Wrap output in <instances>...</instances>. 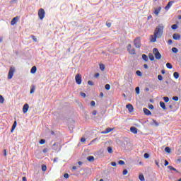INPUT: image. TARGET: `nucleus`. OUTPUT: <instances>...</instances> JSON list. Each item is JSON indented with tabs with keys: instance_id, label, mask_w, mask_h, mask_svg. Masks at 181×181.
I'll return each mask as SVG.
<instances>
[{
	"instance_id": "32",
	"label": "nucleus",
	"mask_w": 181,
	"mask_h": 181,
	"mask_svg": "<svg viewBox=\"0 0 181 181\" xmlns=\"http://www.w3.org/2000/svg\"><path fill=\"white\" fill-rule=\"evenodd\" d=\"M111 89V86L108 83L105 85V90H109Z\"/></svg>"
},
{
	"instance_id": "36",
	"label": "nucleus",
	"mask_w": 181,
	"mask_h": 181,
	"mask_svg": "<svg viewBox=\"0 0 181 181\" xmlns=\"http://www.w3.org/2000/svg\"><path fill=\"white\" fill-rule=\"evenodd\" d=\"M127 173H128V170L127 169L123 170V172H122L123 175H127Z\"/></svg>"
},
{
	"instance_id": "18",
	"label": "nucleus",
	"mask_w": 181,
	"mask_h": 181,
	"mask_svg": "<svg viewBox=\"0 0 181 181\" xmlns=\"http://www.w3.org/2000/svg\"><path fill=\"white\" fill-rule=\"evenodd\" d=\"M161 7L158 8L157 9L154 10V14H156V16L159 15Z\"/></svg>"
},
{
	"instance_id": "47",
	"label": "nucleus",
	"mask_w": 181,
	"mask_h": 181,
	"mask_svg": "<svg viewBox=\"0 0 181 181\" xmlns=\"http://www.w3.org/2000/svg\"><path fill=\"white\" fill-rule=\"evenodd\" d=\"M64 177H65L66 179H69V175L68 173H65L64 174Z\"/></svg>"
},
{
	"instance_id": "5",
	"label": "nucleus",
	"mask_w": 181,
	"mask_h": 181,
	"mask_svg": "<svg viewBox=\"0 0 181 181\" xmlns=\"http://www.w3.org/2000/svg\"><path fill=\"white\" fill-rule=\"evenodd\" d=\"M14 73H15V68L13 66H11L10 71H8V80H11V78H13Z\"/></svg>"
},
{
	"instance_id": "15",
	"label": "nucleus",
	"mask_w": 181,
	"mask_h": 181,
	"mask_svg": "<svg viewBox=\"0 0 181 181\" xmlns=\"http://www.w3.org/2000/svg\"><path fill=\"white\" fill-rule=\"evenodd\" d=\"M173 40H179L180 39V35L179 34H173Z\"/></svg>"
},
{
	"instance_id": "24",
	"label": "nucleus",
	"mask_w": 181,
	"mask_h": 181,
	"mask_svg": "<svg viewBox=\"0 0 181 181\" xmlns=\"http://www.w3.org/2000/svg\"><path fill=\"white\" fill-rule=\"evenodd\" d=\"M142 59L145 62H148V56L146 54H142Z\"/></svg>"
},
{
	"instance_id": "62",
	"label": "nucleus",
	"mask_w": 181,
	"mask_h": 181,
	"mask_svg": "<svg viewBox=\"0 0 181 181\" xmlns=\"http://www.w3.org/2000/svg\"><path fill=\"white\" fill-rule=\"evenodd\" d=\"M23 181H27V178L25 177H23Z\"/></svg>"
},
{
	"instance_id": "19",
	"label": "nucleus",
	"mask_w": 181,
	"mask_h": 181,
	"mask_svg": "<svg viewBox=\"0 0 181 181\" xmlns=\"http://www.w3.org/2000/svg\"><path fill=\"white\" fill-rule=\"evenodd\" d=\"M87 160L90 162H93L94 161V157L93 156H89L87 157Z\"/></svg>"
},
{
	"instance_id": "54",
	"label": "nucleus",
	"mask_w": 181,
	"mask_h": 181,
	"mask_svg": "<svg viewBox=\"0 0 181 181\" xmlns=\"http://www.w3.org/2000/svg\"><path fill=\"white\" fill-rule=\"evenodd\" d=\"M99 76H100V74H98V73L95 74V78H98Z\"/></svg>"
},
{
	"instance_id": "1",
	"label": "nucleus",
	"mask_w": 181,
	"mask_h": 181,
	"mask_svg": "<svg viewBox=\"0 0 181 181\" xmlns=\"http://www.w3.org/2000/svg\"><path fill=\"white\" fill-rule=\"evenodd\" d=\"M164 25L163 24H160L156 26V28L154 30L153 35L150 36V41L151 42H156L157 38L160 39L163 35V30H164Z\"/></svg>"
},
{
	"instance_id": "29",
	"label": "nucleus",
	"mask_w": 181,
	"mask_h": 181,
	"mask_svg": "<svg viewBox=\"0 0 181 181\" xmlns=\"http://www.w3.org/2000/svg\"><path fill=\"white\" fill-rule=\"evenodd\" d=\"M166 67L167 69H173V66L170 63H167L166 64Z\"/></svg>"
},
{
	"instance_id": "35",
	"label": "nucleus",
	"mask_w": 181,
	"mask_h": 181,
	"mask_svg": "<svg viewBox=\"0 0 181 181\" xmlns=\"http://www.w3.org/2000/svg\"><path fill=\"white\" fill-rule=\"evenodd\" d=\"M42 170L43 172H45L47 170V167L45 165H42Z\"/></svg>"
},
{
	"instance_id": "52",
	"label": "nucleus",
	"mask_w": 181,
	"mask_h": 181,
	"mask_svg": "<svg viewBox=\"0 0 181 181\" xmlns=\"http://www.w3.org/2000/svg\"><path fill=\"white\" fill-rule=\"evenodd\" d=\"M81 95L82 98H85L86 96V93H83V92L81 93Z\"/></svg>"
},
{
	"instance_id": "22",
	"label": "nucleus",
	"mask_w": 181,
	"mask_h": 181,
	"mask_svg": "<svg viewBox=\"0 0 181 181\" xmlns=\"http://www.w3.org/2000/svg\"><path fill=\"white\" fill-rule=\"evenodd\" d=\"M139 180H140L141 181H145V178L143 174L139 175Z\"/></svg>"
},
{
	"instance_id": "25",
	"label": "nucleus",
	"mask_w": 181,
	"mask_h": 181,
	"mask_svg": "<svg viewBox=\"0 0 181 181\" xmlns=\"http://www.w3.org/2000/svg\"><path fill=\"white\" fill-rule=\"evenodd\" d=\"M165 151L167 153H171V148H169L168 146H166L165 148Z\"/></svg>"
},
{
	"instance_id": "33",
	"label": "nucleus",
	"mask_w": 181,
	"mask_h": 181,
	"mask_svg": "<svg viewBox=\"0 0 181 181\" xmlns=\"http://www.w3.org/2000/svg\"><path fill=\"white\" fill-rule=\"evenodd\" d=\"M99 67L102 71H104L105 70V64H100L99 65Z\"/></svg>"
},
{
	"instance_id": "17",
	"label": "nucleus",
	"mask_w": 181,
	"mask_h": 181,
	"mask_svg": "<svg viewBox=\"0 0 181 181\" xmlns=\"http://www.w3.org/2000/svg\"><path fill=\"white\" fill-rule=\"evenodd\" d=\"M37 72V66H34L31 68L30 69V73L31 74H35Z\"/></svg>"
},
{
	"instance_id": "4",
	"label": "nucleus",
	"mask_w": 181,
	"mask_h": 181,
	"mask_svg": "<svg viewBox=\"0 0 181 181\" xmlns=\"http://www.w3.org/2000/svg\"><path fill=\"white\" fill-rule=\"evenodd\" d=\"M127 50L129 54H131L132 55L136 54V49L134 48H132V45L131 44H129L127 45Z\"/></svg>"
},
{
	"instance_id": "46",
	"label": "nucleus",
	"mask_w": 181,
	"mask_h": 181,
	"mask_svg": "<svg viewBox=\"0 0 181 181\" xmlns=\"http://www.w3.org/2000/svg\"><path fill=\"white\" fill-rule=\"evenodd\" d=\"M90 105H91V107L95 106V102L93 101V100H92V101L90 102Z\"/></svg>"
},
{
	"instance_id": "59",
	"label": "nucleus",
	"mask_w": 181,
	"mask_h": 181,
	"mask_svg": "<svg viewBox=\"0 0 181 181\" xmlns=\"http://www.w3.org/2000/svg\"><path fill=\"white\" fill-rule=\"evenodd\" d=\"M172 43H173V40H168V45H172Z\"/></svg>"
},
{
	"instance_id": "14",
	"label": "nucleus",
	"mask_w": 181,
	"mask_h": 181,
	"mask_svg": "<svg viewBox=\"0 0 181 181\" xmlns=\"http://www.w3.org/2000/svg\"><path fill=\"white\" fill-rule=\"evenodd\" d=\"M137 131H138V129L135 127H131L130 128V132L132 133H133L134 134H137Z\"/></svg>"
},
{
	"instance_id": "7",
	"label": "nucleus",
	"mask_w": 181,
	"mask_h": 181,
	"mask_svg": "<svg viewBox=\"0 0 181 181\" xmlns=\"http://www.w3.org/2000/svg\"><path fill=\"white\" fill-rule=\"evenodd\" d=\"M75 81L78 85H81L82 83V77L81 74H77L75 76Z\"/></svg>"
},
{
	"instance_id": "45",
	"label": "nucleus",
	"mask_w": 181,
	"mask_h": 181,
	"mask_svg": "<svg viewBox=\"0 0 181 181\" xmlns=\"http://www.w3.org/2000/svg\"><path fill=\"white\" fill-rule=\"evenodd\" d=\"M158 79L160 80V81H163V76L158 75Z\"/></svg>"
},
{
	"instance_id": "60",
	"label": "nucleus",
	"mask_w": 181,
	"mask_h": 181,
	"mask_svg": "<svg viewBox=\"0 0 181 181\" xmlns=\"http://www.w3.org/2000/svg\"><path fill=\"white\" fill-rule=\"evenodd\" d=\"M18 0H11V4H13L14 2H17Z\"/></svg>"
},
{
	"instance_id": "57",
	"label": "nucleus",
	"mask_w": 181,
	"mask_h": 181,
	"mask_svg": "<svg viewBox=\"0 0 181 181\" xmlns=\"http://www.w3.org/2000/svg\"><path fill=\"white\" fill-rule=\"evenodd\" d=\"M97 115V111L93 110V112H92V115Z\"/></svg>"
},
{
	"instance_id": "31",
	"label": "nucleus",
	"mask_w": 181,
	"mask_h": 181,
	"mask_svg": "<svg viewBox=\"0 0 181 181\" xmlns=\"http://www.w3.org/2000/svg\"><path fill=\"white\" fill-rule=\"evenodd\" d=\"M107 152L110 154L112 153V148L111 146L107 147Z\"/></svg>"
},
{
	"instance_id": "23",
	"label": "nucleus",
	"mask_w": 181,
	"mask_h": 181,
	"mask_svg": "<svg viewBox=\"0 0 181 181\" xmlns=\"http://www.w3.org/2000/svg\"><path fill=\"white\" fill-rule=\"evenodd\" d=\"M173 76H174V78H175V79H177V78H179L180 74L177 73V72H174V73H173Z\"/></svg>"
},
{
	"instance_id": "53",
	"label": "nucleus",
	"mask_w": 181,
	"mask_h": 181,
	"mask_svg": "<svg viewBox=\"0 0 181 181\" xmlns=\"http://www.w3.org/2000/svg\"><path fill=\"white\" fill-rule=\"evenodd\" d=\"M144 158H145L146 159H148V158H149V154H148V153H145V154H144Z\"/></svg>"
},
{
	"instance_id": "13",
	"label": "nucleus",
	"mask_w": 181,
	"mask_h": 181,
	"mask_svg": "<svg viewBox=\"0 0 181 181\" xmlns=\"http://www.w3.org/2000/svg\"><path fill=\"white\" fill-rule=\"evenodd\" d=\"M143 112H144L145 115H151V110H148L147 108H143Z\"/></svg>"
},
{
	"instance_id": "3",
	"label": "nucleus",
	"mask_w": 181,
	"mask_h": 181,
	"mask_svg": "<svg viewBox=\"0 0 181 181\" xmlns=\"http://www.w3.org/2000/svg\"><path fill=\"white\" fill-rule=\"evenodd\" d=\"M153 53L154 54V57H156V59L157 60H160L161 59V54L159 52V50L157 48L153 49Z\"/></svg>"
},
{
	"instance_id": "64",
	"label": "nucleus",
	"mask_w": 181,
	"mask_h": 181,
	"mask_svg": "<svg viewBox=\"0 0 181 181\" xmlns=\"http://www.w3.org/2000/svg\"><path fill=\"white\" fill-rule=\"evenodd\" d=\"M178 20H181V16H177Z\"/></svg>"
},
{
	"instance_id": "51",
	"label": "nucleus",
	"mask_w": 181,
	"mask_h": 181,
	"mask_svg": "<svg viewBox=\"0 0 181 181\" xmlns=\"http://www.w3.org/2000/svg\"><path fill=\"white\" fill-rule=\"evenodd\" d=\"M148 109H150V110H153V106L152 104H149V105H148Z\"/></svg>"
},
{
	"instance_id": "56",
	"label": "nucleus",
	"mask_w": 181,
	"mask_h": 181,
	"mask_svg": "<svg viewBox=\"0 0 181 181\" xmlns=\"http://www.w3.org/2000/svg\"><path fill=\"white\" fill-rule=\"evenodd\" d=\"M168 164H169V162L165 160V167L168 166Z\"/></svg>"
},
{
	"instance_id": "12",
	"label": "nucleus",
	"mask_w": 181,
	"mask_h": 181,
	"mask_svg": "<svg viewBox=\"0 0 181 181\" xmlns=\"http://www.w3.org/2000/svg\"><path fill=\"white\" fill-rule=\"evenodd\" d=\"M28 110H29V105L28 103L24 104L23 107V112L25 114L28 112Z\"/></svg>"
},
{
	"instance_id": "8",
	"label": "nucleus",
	"mask_w": 181,
	"mask_h": 181,
	"mask_svg": "<svg viewBox=\"0 0 181 181\" xmlns=\"http://www.w3.org/2000/svg\"><path fill=\"white\" fill-rule=\"evenodd\" d=\"M175 3V1H170L168 4H167V5L165 6V10L166 11H168L170 8H171V6H173V4Z\"/></svg>"
},
{
	"instance_id": "55",
	"label": "nucleus",
	"mask_w": 181,
	"mask_h": 181,
	"mask_svg": "<svg viewBox=\"0 0 181 181\" xmlns=\"http://www.w3.org/2000/svg\"><path fill=\"white\" fill-rule=\"evenodd\" d=\"M4 156H6H6H7V151H6V149H4Z\"/></svg>"
},
{
	"instance_id": "16",
	"label": "nucleus",
	"mask_w": 181,
	"mask_h": 181,
	"mask_svg": "<svg viewBox=\"0 0 181 181\" xmlns=\"http://www.w3.org/2000/svg\"><path fill=\"white\" fill-rule=\"evenodd\" d=\"M160 107L164 110H167V107H166V105H165V103L163 102H160Z\"/></svg>"
},
{
	"instance_id": "49",
	"label": "nucleus",
	"mask_w": 181,
	"mask_h": 181,
	"mask_svg": "<svg viewBox=\"0 0 181 181\" xmlns=\"http://www.w3.org/2000/svg\"><path fill=\"white\" fill-rule=\"evenodd\" d=\"M111 165H112V167H116V165H117L116 162H115V161L111 162Z\"/></svg>"
},
{
	"instance_id": "11",
	"label": "nucleus",
	"mask_w": 181,
	"mask_h": 181,
	"mask_svg": "<svg viewBox=\"0 0 181 181\" xmlns=\"http://www.w3.org/2000/svg\"><path fill=\"white\" fill-rule=\"evenodd\" d=\"M126 108L129 110V112H133L134 111L133 105L131 103L127 104Z\"/></svg>"
},
{
	"instance_id": "43",
	"label": "nucleus",
	"mask_w": 181,
	"mask_h": 181,
	"mask_svg": "<svg viewBox=\"0 0 181 181\" xmlns=\"http://www.w3.org/2000/svg\"><path fill=\"white\" fill-rule=\"evenodd\" d=\"M119 165H124L125 164V162L123 160H120L118 162Z\"/></svg>"
},
{
	"instance_id": "44",
	"label": "nucleus",
	"mask_w": 181,
	"mask_h": 181,
	"mask_svg": "<svg viewBox=\"0 0 181 181\" xmlns=\"http://www.w3.org/2000/svg\"><path fill=\"white\" fill-rule=\"evenodd\" d=\"M173 100H174V101H177V100H179V97H177V96H175V97H173Z\"/></svg>"
},
{
	"instance_id": "30",
	"label": "nucleus",
	"mask_w": 181,
	"mask_h": 181,
	"mask_svg": "<svg viewBox=\"0 0 181 181\" xmlns=\"http://www.w3.org/2000/svg\"><path fill=\"white\" fill-rule=\"evenodd\" d=\"M172 52H173L174 54H177V52H179V50H178L176 47H173V48H172Z\"/></svg>"
},
{
	"instance_id": "20",
	"label": "nucleus",
	"mask_w": 181,
	"mask_h": 181,
	"mask_svg": "<svg viewBox=\"0 0 181 181\" xmlns=\"http://www.w3.org/2000/svg\"><path fill=\"white\" fill-rule=\"evenodd\" d=\"M16 127H17V122L15 121L14 124H13V125H12V128H11V132H13L14 131L15 128H16Z\"/></svg>"
},
{
	"instance_id": "39",
	"label": "nucleus",
	"mask_w": 181,
	"mask_h": 181,
	"mask_svg": "<svg viewBox=\"0 0 181 181\" xmlns=\"http://www.w3.org/2000/svg\"><path fill=\"white\" fill-rule=\"evenodd\" d=\"M163 99H164L165 103H168L169 102V98L168 97H164V98H163Z\"/></svg>"
},
{
	"instance_id": "58",
	"label": "nucleus",
	"mask_w": 181,
	"mask_h": 181,
	"mask_svg": "<svg viewBox=\"0 0 181 181\" xmlns=\"http://www.w3.org/2000/svg\"><path fill=\"white\" fill-rule=\"evenodd\" d=\"M81 141L82 143H84V142L86 141V139H85V138H81Z\"/></svg>"
},
{
	"instance_id": "48",
	"label": "nucleus",
	"mask_w": 181,
	"mask_h": 181,
	"mask_svg": "<svg viewBox=\"0 0 181 181\" xmlns=\"http://www.w3.org/2000/svg\"><path fill=\"white\" fill-rule=\"evenodd\" d=\"M88 85H89V86H93L94 83H93L92 81H88Z\"/></svg>"
},
{
	"instance_id": "21",
	"label": "nucleus",
	"mask_w": 181,
	"mask_h": 181,
	"mask_svg": "<svg viewBox=\"0 0 181 181\" xmlns=\"http://www.w3.org/2000/svg\"><path fill=\"white\" fill-rule=\"evenodd\" d=\"M35 90H36V86H32L30 87V94H33V93H35Z\"/></svg>"
},
{
	"instance_id": "40",
	"label": "nucleus",
	"mask_w": 181,
	"mask_h": 181,
	"mask_svg": "<svg viewBox=\"0 0 181 181\" xmlns=\"http://www.w3.org/2000/svg\"><path fill=\"white\" fill-rule=\"evenodd\" d=\"M45 142H46L45 139H40V144H45Z\"/></svg>"
},
{
	"instance_id": "50",
	"label": "nucleus",
	"mask_w": 181,
	"mask_h": 181,
	"mask_svg": "<svg viewBox=\"0 0 181 181\" xmlns=\"http://www.w3.org/2000/svg\"><path fill=\"white\" fill-rule=\"evenodd\" d=\"M136 74L138 76H141V72L140 71H136Z\"/></svg>"
},
{
	"instance_id": "2",
	"label": "nucleus",
	"mask_w": 181,
	"mask_h": 181,
	"mask_svg": "<svg viewBox=\"0 0 181 181\" xmlns=\"http://www.w3.org/2000/svg\"><path fill=\"white\" fill-rule=\"evenodd\" d=\"M134 45L135 48L140 49L141 45V37H140L134 38Z\"/></svg>"
},
{
	"instance_id": "37",
	"label": "nucleus",
	"mask_w": 181,
	"mask_h": 181,
	"mask_svg": "<svg viewBox=\"0 0 181 181\" xmlns=\"http://www.w3.org/2000/svg\"><path fill=\"white\" fill-rule=\"evenodd\" d=\"M31 38L33 41H35V42L37 41L36 37L35 35H31Z\"/></svg>"
},
{
	"instance_id": "9",
	"label": "nucleus",
	"mask_w": 181,
	"mask_h": 181,
	"mask_svg": "<svg viewBox=\"0 0 181 181\" xmlns=\"http://www.w3.org/2000/svg\"><path fill=\"white\" fill-rule=\"evenodd\" d=\"M18 20H19V16H16L15 18H13V19L11 21V25H16Z\"/></svg>"
},
{
	"instance_id": "26",
	"label": "nucleus",
	"mask_w": 181,
	"mask_h": 181,
	"mask_svg": "<svg viewBox=\"0 0 181 181\" xmlns=\"http://www.w3.org/2000/svg\"><path fill=\"white\" fill-rule=\"evenodd\" d=\"M148 57H149V59H150L151 61L155 60V57H153V55L151 53H150V54H148Z\"/></svg>"
},
{
	"instance_id": "6",
	"label": "nucleus",
	"mask_w": 181,
	"mask_h": 181,
	"mask_svg": "<svg viewBox=\"0 0 181 181\" xmlns=\"http://www.w3.org/2000/svg\"><path fill=\"white\" fill-rule=\"evenodd\" d=\"M38 16L40 20H42L45 16V11L43 8H40L38 11Z\"/></svg>"
},
{
	"instance_id": "27",
	"label": "nucleus",
	"mask_w": 181,
	"mask_h": 181,
	"mask_svg": "<svg viewBox=\"0 0 181 181\" xmlns=\"http://www.w3.org/2000/svg\"><path fill=\"white\" fill-rule=\"evenodd\" d=\"M168 168V169H169L170 170H174V171H175L176 173H178V171L176 170V168H173V167L171 166V165H169Z\"/></svg>"
},
{
	"instance_id": "34",
	"label": "nucleus",
	"mask_w": 181,
	"mask_h": 181,
	"mask_svg": "<svg viewBox=\"0 0 181 181\" xmlns=\"http://www.w3.org/2000/svg\"><path fill=\"white\" fill-rule=\"evenodd\" d=\"M135 92H136L137 94H139L140 93V88L139 87L135 88Z\"/></svg>"
},
{
	"instance_id": "42",
	"label": "nucleus",
	"mask_w": 181,
	"mask_h": 181,
	"mask_svg": "<svg viewBox=\"0 0 181 181\" xmlns=\"http://www.w3.org/2000/svg\"><path fill=\"white\" fill-rule=\"evenodd\" d=\"M106 26H107V28H111V27H112V23H108V22H107V23H106Z\"/></svg>"
},
{
	"instance_id": "63",
	"label": "nucleus",
	"mask_w": 181,
	"mask_h": 181,
	"mask_svg": "<svg viewBox=\"0 0 181 181\" xmlns=\"http://www.w3.org/2000/svg\"><path fill=\"white\" fill-rule=\"evenodd\" d=\"M100 97H101V98L104 97V93H100Z\"/></svg>"
},
{
	"instance_id": "38",
	"label": "nucleus",
	"mask_w": 181,
	"mask_h": 181,
	"mask_svg": "<svg viewBox=\"0 0 181 181\" xmlns=\"http://www.w3.org/2000/svg\"><path fill=\"white\" fill-rule=\"evenodd\" d=\"M177 28V24H174L172 25V29L173 30H176Z\"/></svg>"
},
{
	"instance_id": "10",
	"label": "nucleus",
	"mask_w": 181,
	"mask_h": 181,
	"mask_svg": "<svg viewBox=\"0 0 181 181\" xmlns=\"http://www.w3.org/2000/svg\"><path fill=\"white\" fill-rule=\"evenodd\" d=\"M114 130V128H107L105 131L102 132V134H107L110 132H112Z\"/></svg>"
},
{
	"instance_id": "41",
	"label": "nucleus",
	"mask_w": 181,
	"mask_h": 181,
	"mask_svg": "<svg viewBox=\"0 0 181 181\" xmlns=\"http://www.w3.org/2000/svg\"><path fill=\"white\" fill-rule=\"evenodd\" d=\"M153 123L154 125H156V127H158L159 125V124L156 122V119H153Z\"/></svg>"
},
{
	"instance_id": "28",
	"label": "nucleus",
	"mask_w": 181,
	"mask_h": 181,
	"mask_svg": "<svg viewBox=\"0 0 181 181\" xmlns=\"http://www.w3.org/2000/svg\"><path fill=\"white\" fill-rule=\"evenodd\" d=\"M5 102V98H4V97L0 95V104H3Z\"/></svg>"
},
{
	"instance_id": "61",
	"label": "nucleus",
	"mask_w": 181,
	"mask_h": 181,
	"mask_svg": "<svg viewBox=\"0 0 181 181\" xmlns=\"http://www.w3.org/2000/svg\"><path fill=\"white\" fill-rule=\"evenodd\" d=\"M144 67L146 69H147L148 67V64H144Z\"/></svg>"
}]
</instances>
